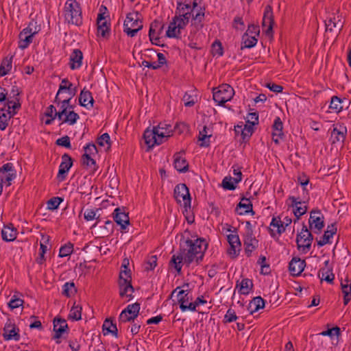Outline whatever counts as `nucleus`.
<instances>
[{"label":"nucleus","instance_id":"obj_1","mask_svg":"<svg viewBox=\"0 0 351 351\" xmlns=\"http://www.w3.org/2000/svg\"><path fill=\"white\" fill-rule=\"evenodd\" d=\"M208 244L204 239H197L195 240L186 239L184 245L180 249L179 255H173L170 261V265L173 266L180 273L182 269V263L189 265L195 261L197 263L202 260L206 250Z\"/></svg>","mask_w":351,"mask_h":351},{"label":"nucleus","instance_id":"obj_2","mask_svg":"<svg viewBox=\"0 0 351 351\" xmlns=\"http://www.w3.org/2000/svg\"><path fill=\"white\" fill-rule=\"evenodd\" d=\"M191 6L189 4L178 3L176 15L170 22L166 35L169 38H179L181 30L189 23L191 17Z\"/></svg>","mask_w":351,"mask_h":351},{"label":"nucleus","instance_id":"obj_3","mask_svg":"<svg viewBox=\"0 0 351 351\" xmlns=\"http://www.w3.org/2000/svg\"><path fill=\"white\" fill-rule=\"evenodd\" d=\"M64 17L68 23L79 25L82 23V11L75 0H67L64 8Z\"/></svg>","mask_w":351,"mask_h":351},{"label":"nucleus","instance_id":"obj_4","mask_svg":"<svg viewBox=\"0 0 351 351\" xmlns=\"http://www.w3.org/2000/svg\"><path fill=\"white\" fill-rule=\"evenodd\" d=\"M69 101L70 98H66L61 101L60 108L58 113V119L61 121L60 125L63 123L73 125L79 118L78 114L69 106Z\"/></svg>","mask_w":351,"mask_h":351},{"label":"nucleus","instance_id":"obj_5","mask_svg":"<svg viewBox=\"0 0 351 351\" xmlns=\"http://www.w3.org/2000/svg\"><path fill=\"white\" fill-rule=\"evenodd\" d=\"M171 136V132L160 131L158 129H147L143 134L145 143L149 148H152L156 145H160L164 139H167Z\"/></svg>","mask_w":351,"mask_h":351},{"label":"nucleus","instance_id":"obj_6","mask_svg":"<svg viewBox=\"0 0 351 351\" xmlns=\"http://www.w3.org/2000/svg\"><path fill=\"white\" fill-rule=\"evenodd\" d=\"M234 95V90L229 84H223L216 88H213V99L219 105H223L230 101Z\"/></svg>","mask_w":351,"mask_h":351},{"label":"nucleus","instance_id":"obj_7","mask_svg":"<svg viewBox=\"0 0 351 351\" xmlns=\"http://www.w3.org/2000/svg\"><path fill=\"white\" fill-rule=\"evenodd\" d=\"M123 25L124 32L130 37H134L143 28L142 22L136 13L128 14Z\"/></svg>","mask_w":351,"mask_h":351},{"label":"nucleus","instance_id":"obj_8","mask_svg":"<svg viewBox=\"0 0 351 351\" xmlns=\"http://www.w3.org/2000/svg\"><path fill=\"white\" fill-rule=\"evenodd\" d=\"M313 239L312 234L308 231L306 226L303 224L302 231L296 238L298 250H301L303 252H307L311 247Z\"/></svg>","mask_w":351,"mask_h":351},{"label":"nucleus","instance_id":"obj_9","mask_svg":"<svg viewBox=\"0 0 351 351\" xmlns=\"http://www.w3.org/2000/svg\"><path fill=\"white\" fill-rule=\"evenodd\" d=\"M174 197L178 203L184 202L185 210L191 208V195L188 187L185 184H179L174 189Z\"/></svg>","mask_w":351,"mask_h":351},{"label":"nucleus","instance_id":"obj_10","mask_svg":"<svg viewBox=\"0 0 351 351\" xmlns=\"http://www.w3.org/2000/svg\"><path fill=\"white\" fill-rule=\"evenodd\" d=\"M1 182L9 186L16 177V172L12 163L8 162L0 168Z\"/></svg>","mask_w":351,"mask_h":351},{"label":"nucleus","instance_id":"obj_11","mask_svg":"<svg viewBox=\"0 0 351 351\" xmlns=\"http://www.w3.org/2000/svg\"><path fill=\"white\" fill-rule=\"evenodd\" d=\"M140 311V304L136 302L132 304H129L126 308H125L121 313L119 315V321L121 322H127L131 320H134L137 317Z\"/></svg>","mask_w":351,"mask_h":351},{"label":"nucleus","instance_id":"obj_12","mask_svg":"<svg viewBox=\"0 0 351 351\" xmlns=\"http://www.w3.org/2000/svg\"><path fill=\"white\" fill-rule=\"evenodd\" d=\"M308 223L310 228L319 234L324 226V216L319 210H312Z\"/></svg>","mask_w":351,"mask_h":351},{"label":"nucleus","instance_id":"obj_13","mask_svg":"<svg viewBox=\"0 0 351 351\" xmlns=\"http://www.w3.org/2000/svg\"><path fill=\"white\" fill-rule=\"evenodd\" d=\"M36 34L30 26L23 29L19 34V47L25 49L32 43L33 37Z\"/></svg>","mask_w":351,"mask_h":351},{"label":"nucleus","instance_id":"obj_14","mask_svg":"<svg viewBox=\"0 0 351 351\" xmlns=\"http://www.w3.org/2000/svg\"><path fill=\"white\" fill-rule=\"evenodd\" d=\"M19 330L16 328L13 320L8 319L5 324L3 328V337L5 340H19L20 335L19 334Z\"/></svg>","mask_w":351,"mask_h":351},{"label":"nucleus","instance_id":"obj_15","mask_svg":"<svg viewBox=\"0 0 351 351\" xmlns=\"http://www.w3.org/2000/svg\"><path fill=\"white\" fill-rule=\"evenodd\" d=\"M132 278L130 270H121L119 278V288H121V294L125 293L128 291H132L131 283Z\"/></svg>","mask_w":351,"mask_h":351},{"label":"nucleus","instance_id":"obj_16","mask_svg":"<svg viewBox=\"0 0 351 351\" xmlns=\"http://www.w3.org/2000/svg\"><path fill=\"white\" fill-rule=\"evenodd\" d=\"M274 23L272 8L267 5L265 8L262 25L265 28L267 35L272 34L273 25Z\"/></svg>","mask_w":351,"mask_h":351},{"label":"nucleus","instance_id":"obj_17","mask_svg":"<svg viewBox=\"0 0 351 351\" xmlns=\"http://www.w3.org/2000/svg\"><path fill=\"white\" fill-rule=\"evenodd\" d=\"M114 221L124 230L130 223L128 213L125 211L124 208H117L113 213Z\"/></svg>","mask_w":351,"mask_h":351},{"label":"nucleus","instance_id":"obj_18","mask_svg":"<svg viewBox=\"0 0 351 351\" xmlns=\"http://www.w3.org/2000/svg\"><path fill=\"white\" fill-rule=\"evenodd\" d=\"M73 165L71 158L68 154H64L62 156V162L59 166V170L58 173V178L60 181H63L69 169Z\"/></svg>","mask_w":351,"mask_h":351},{"label":"nucleus","instance_id":"obj_19","mask_svg":"<svg viewBox=\"0 0 351 351\" xmlns=\"http://www.w3.org/2000/svg\"><path fill=\"white\" fill-rule=\"evenodd\" d=\"M178 300L180 304V308L182 311L189 310L194 311V305L190 300L192 298L189 295L188 293H186L184 290H180L178 293Z\"/></svg>","mask_w":351,"mask_h":351},{"label":"nucleus","instance_id":"obj_20","mask_svg":"<svg viewBox=\"0 0 351 351\" xmlns=\"http://www.w3.org/2000/svg\"><path fill=\"white\" fill-rule=\"evenodd\" d=\"M306 262L298 257H293L289 263V269L292 276H299L304 269Z\"/></svg>","mask_w":351,"mask_h":351},{"label":"nucleus","instance_id":"obj_21","mask_svg":"<svg viewBox=\"0 0 351 351\" xmlns=\"http://www.w3.org/2000/svg\"><path fill=\"white\" fill-rule=\"evenodd\" d=\"M227 238L230 246L228 250V254L234 258L237 256V252L240 251L241 246L239 236L230 234L228 235Z\"/></svg>","mask_w":351,"mask_h":351},{"label":"nucleus","instance_id":"obj_22","mask_svg":"<svg viewBox=\"0 0 351 351\" xmlns=\"http://www.w3.org/2000/svg\"><path fill=\"white\" fill-rule=\"evenodd\" d=\"M97 36L102 38H108L110 35V28L107 25V21L104 16V13H99L97 19Z\"/></svg>","mask_w":351,"mask_h":351},{"label":"nucleus","instance_id":"obj_23","mask_svg":"<svg viewBox=\"0 0 351 351\" xmlns=\"http://www.w3.org/2000/svg\"><path fill=\"white\" fill-rule=\"evenodd\" d=\"M83 55L80 49H74L69 58V66L72 70L77 69L82 66Z\"/></svg>","mask_w":351,"mask_h":351},{"label":"nucleus","instance_id":"obj_24","mask_svg":"<svg viewBox=\"0 0 351 351\" xmlns=\"http://www.w3.org/2000/svg\"><path fill=\"white\" fill-rule=\"evenodd\" d=\"M184 152L176 153L174 155V167L180 172H186L189 169V164L184 157Z\"/></svg>","mask_w":351,"mask_h":351},{"label":"nucleus","instance_id":"obj_25","mask_svg":"<svg viewBox=\"0 0 351 351\" xmlns=\"http://www.w3.org/2000/svg\"><path fill=\"white\" fill-rule=\"evenodd\" d=\"M17 236V230L12 224H8L3 226L1 230L2 239L5 241H13Z\"/></svg>","mask_w":351,"mask_h":351},{"label":"nucleus","instance_id":"obj_26","mask_svg":"<svg viewBox=\"0 0 351 351\" xmlns=\"http://www.w3.org/2000/svg\"><path fill=\"white\" fill-rule=\"evenodd\" d=\"M282 128V122L279 117H276L272 127V139L276 144L279 143V139L284 136Z\"/></svg>","mask_w":351,"mask_h":351},{"label":"nucleus","instance_id":"obj_27","mask_svg":"<svg viewBox=\"0 0 351 351\" xmlns=\"http://www.w3.org/2000/svg\"><path fill=\"white\" fill-rule=\"evenodd\" d=\"M347 133V129L345 126L340 125L339 128L335 127L331 132V138L332 139V143L337 142L343 143L346 138V134Z\"/></svg>","mask_w":351,"mask_h":351},{"label":"nucleus","instance_id":"obj_28","mask_svg":"<svg viewBox=\"0 0 351 351\" xmlns=\"http://www.w3.org/2000/svg\"><path fill=\"white\" fill-rule=\"evenodd\" d=\"M16 114V112H12L5 108L0 109V130L3 131L8 125L10 119Z\"/></svg>","mask_w":351,"mask_h":351},{"label":"nucleus","instance_id":"obj_29","mask_svg":"<svg viewBox=\"0 0 351 351\" xmlns=\"http://www.w3.org/2000/svg\"><path fill=\"white\" fill-rule=\"evenodd\" d=\"M341 289L343 293V304L347 305L351 300V280L348 277L341 280Z\"/></svg>","mask_w":351,"mask_h":351},{"label":"nucleus","instance_id":"obj_30","mask_svg":"<svg viewBox=\"0 0 351 351\" xmlns=\"http://www.w3.org/2000/svg\"><path fill=\"white\" fill-rule=\"evenodd\" d=\"M289 199L291 201V206L293 208V212L296 217L297 219L304 215L307 211L306 206H302L301 201H298L295 197H290Z\"/></svg>","mask_w":351,"mask_h":351},{"label":"nucleus","instance_id":"obj_31","mask_svg":"<svg viewBox=\"0 0 351 351\" xmlns=\"http://www.w3.org/2000/svg\"><path fill=\"white\" fill-rule=\"evenodd\" d=\"M326 30L332 31L334 29H337L340 31L343 26L341 15L337 14V16H334L333 18H330L326 22Z\"/></svg>","mask_w":351,"mask_h":351},{"label":"nucleus","instance_id":"obj_32","mask_svg":"<svg viewBox=\"0 0 351 351\" xmlns=\"http://www.w3.org/2000/svg\"><path fill=\"white\" fill-rule=\"evenodd\" d=\"M67 328V324L65 319H55L53 321V330L55 332L54 338L58 339L65 332Z\"/></svg>","mask_w":351,"mask_h":351},{"label":"nucleus","instance_id":"obj_33","mask_svg":"<svg viewBox=\"0 0 351 351\" xmlns=\"http://www.w3.org/2000/svg\"><path fill=\"white\" fill-rule=\"evenodd\" d=\"M13 56L5 57L0 64V76L8 75L12 69Z\"/></svg>","mask_w":351,"mask_h":351},{"label":"nucleus","instance_id":"obj_34","mask_svg":"<svg viewBox=\"0 0 351 351\" xmlns=\"http://www.w3.org/2000/svg\"><path fill=\"white\" fill-rule=\"evenodd\" d=\"M336 232L337 228L335 226L334 224L328 226L327 230L324 232L322 238L317 241V245L321 247L327 243H329L330 238L332 237V236L336 233Z\"/></svg>","mask_w":351,"mask_h":351},{"label":"nucleus","instance_id":"obj_35","mask_svg":"<svg viewBox=\"0 0 351 351\" xmlns=\"http://www.w3.org/2000/svg\"><path fill=\"white\" fill-rule=\"evenodd\" d=\"M318 276L321 280H325L330 284H332L335 279V275L332 273V267L320 269Z\"/></svg>","mask_w":351,"mask_h":351},{"label":"nucleus","instance_id":"obj_36","mask_svg":"<svg viewBox=\"0 0 351 351\" xmlns=\"http://www.w3.org/2000/svg\"><path fill=\"white\" fill-rule=\"evenodd\" d=\"M237 210L239 215H243L252 212V204L247 198H242L237 207Z\"/></svg>","mask_w":351,"mask_h":351},{"label":"nucleus","instance_id":"obj_37","mask_svg":"<svg viewBox=\"0 0 351 351\" xmlns=\"http://www.w3.org/2000/svg\"><path fill=\"white\" fill-rule=\"evenodd\" d=\"M58 113L56 108L53 105L48 106L45 112V119L44 123L45 125H50L58 117Z\"/></svg>","mask_w":351,"mask_h":351},{"label":"nucleus","instance_id":"obj_38","mask_svg":"<svg viewBox=\"0 0 351 351\" xmlns=\"http://www.w3.org/2000/svg\"><path fill=\"white\" fill-rule=\"evenodd\" d=\"M258 40L254 36L249 35V33H245L242 37L241 49L244 48H252L256 45Z\"/></svg>","mask_w":351,"mask_h":351},{"label":"nucleus","instance_id":"obj_39","mask_svg":"<svg viewBox=\"0 0 351 351\" xmlns=\"http://www.w3.org/2000/svg\"><path fill=\"white\" fill-rule=\"evenodd\" d=\"M245 250L247 256L251 255V253L258 246V241L252 237H247L245 241Z\"/></svg>","mask_w":351,"mask_h":351},{"label":"nucleus","instance_id":"obj_40","mask_svg":"<svg viewBox=\"0 0 351 351\" xmlns=\"http://www.w3.org/2000/svg\"><path fill=\"white\" fill-rule=\"evenodd\" d=\"M239 287V292L241 294H248L253 287L252 281L248 278H244L239 284H237V287Z\"/></svg>","mask_w":351,"mask_h":351},{"label":"nucleus","instance_id":"obj_41","mask_svg":"<svg viewBox=\"0 0 351 351\" xmlns=\"http://www.w3.org/2000/svg\"><path fill=\"white\" fill-rule=\"evenodd\" d=\"M212 136V134H208V128L205 125L202 130L199 131L198 140L201 141V147H208L210 145V138Z\"/></svg>","mask_w":351,"mask_h":351},{"label":"nucleus","instance_id":"obj_42","mask_svg":"<svg viewBox=\"0 0 351 351\" xmlns=\"http://www.w3.org/2000/svg\"><path fill=\"white\" fill-rule=\"evenodd\" d=\"M265 306V300L260 296L254 298L249 304L251 313L263 308Z\"/></svg>","mask_w":351,"mask_h":351},{"label":"nucleus","instance_id":"obj_43","mask_svg":"<svg viewBox=\"0 0 351 351\" xmlns=\"http://www.w3.org/2000/svg\"><path fill=\"white\" fill-rule=\"evenodd\" d=\"M103 330H107V332H110L114 337H118V330L116 324H114L112 321L106 319L103 324Z\"/></svg>","mask_w":351,"mask_h":351},{"label":"nucleus","instance_id":"obj_44","mask_svg":"<svg viewBox=\"0 0 351 351\" xmlns=\"http://www.w3.org/2000/svg\"><path fill=\"white\" fill-rule=\"evenodd\" d=\"M270 226L273 228H270L271 231H274V228H276V232L278 234H281L285 230V227L283 226L282 221L280 218L274 217L270 223Z\"/></svg>","mask_w":351,"mask_h":351},{"label":"nucleus","instance_id":"obj_45","mask_svg":"<svg viewBox=\"0 0 351 351\" xmlns=\"http://www.w3.org/2000/svg\"><path fill=\"white\" fill-rule=\"evenodd\" d=\"M253 126L254 125H251V124L246 123L243 129L241 126L238 125L235 128V131L239 132L241 130L243 138L245 139L246 137H250L252 135L253 132Z\"/></svg>","mask_w":351,"mask_h":351},{"label":"nucleus","instance_id":"obj_46","mask_svg":"<svg viewBox=\"0 0 351 351\" xmlns=\"http://www.w3.org/2000/svg\"><path fill=\"white\" fill-rule=\"evenodd\" d=\"M76 292L73 282H66L62 287V294L66 297H71Z\"/></svg>","mask_w":351,"mask_h":351},{"label":"nucleus","instance_id":"obj_47","mask_svg":"<svg viewBox=\"0 0 351 351\" xmlns=\"http://www.w3.org/2000/svg\"><path fill=\"white\" fill-rule=\"evenodd\" d=\"M330 108L334 110L336 112H340L343 108L341 99L337 96H333L331 99Z\"/></svg>","mask_w":351,"mask_h":351},{"label":"nucleus","instance_id":"obj_48","mask_svg":"<svg viewBox=\"0 0 351 351\" xmlns=\"http://www.w3.org/2000/svg\"><path fill=\"white\" fill-rule=\"evenodd\" d=\"M62 201H63V199L61 197H52L47 202V207L49 210L57 209Z\"/></svg>","mask_w":351,"mask_h":351},{"label":"nucleus","instance_id":"obj_49","mask_svg":"<svg viewBox=\"0 0 351 351\" xmlns=\"http://www.w3.org/2000/svg\"><path fill=\"white\" fill-rule=\"evenodd\" d=\"M235 182L233 180V178L230 176H226L223 178L222 181V186L223 189L227 190H234L235 189Z\"/></svg>","mask_w":351,"mask_h":351},{"label":"nucleus","instance_id":"obj_50","mask_svg":"<svg viewBox=\"0 0 351 351\" xmlns=\"http://www.w3.org/2000/svg\"><path fill=\"white\" fill-rule=\"evenodd\" d=\"M73 250V246L71 243H67L64 246H62L60 249L59 256L66 257L69 256Z\"/></svg>","mask_w":351,"mask_h":351},{"label":"nucleus","instance_id":"obj_51","mask_svg":"<svg viewBox=\"0 0 351 351\" xmlns=\"http://www.w3.org/2000/svg\"><path fill=\"white\" fill-rule=\"evenodd\" d=\"M71 84L67 80H62L60 84V87H59V90L58 91V93L56 95V101H58V96L62 93L64 91H66V90H70V88L71 86Z\"/></svg>","mask_w":351,"mask_h":351},{"label":"nucleus","instance_id":"obj_52","mask_svg":"<svg viewBox=\"0 0 351 351\" xmlns=\"http://www.w3.org/2000/svg\"><path fill=\"white\" fill-rule=\"evenodd\" d=\"M82 307L80 306H74L70 311L69 317L74 320L81 319Z\"/></svg>","mask_w":351,"mask_h":351},{"label":"nucleus","instance_id":"obj_53","mask_svg":"<svg viewBox=\"0 0 351 351\" xmlns=\"http://www.w3.org/2000/svg\"><path fill=\"white\" fill-rule=\"evenodd\" d=\"M23 304V300L16 295H13L8 303V306L11 309H14L21 306Z\"/></svg>","mask_w":351,"mask_h":351},{"label":"nucleus","instance_id":"obj_54","mask_svg":"<svg viewBox=\"0 0 351 351\" xmlns=\"http://www.w3.org/2000/svg\"><path fill=\"white\" fill-rule=\"evenodd\" d=\"M212 53L213 56H221L223 55V48L221 42L215 41L212 45Z\"/></svg>","mask_w":351,"mask_h":351},{"label":"nucleus","instance_id":"obj_55","mask_svg":"<svg viewBox=\"0 0 351 351\" xmlns=\"http://www.w3.org/2000/svg\"><path fill=\"white\" fill-rule=\"evenodd\" d=\"M237 319V316L234 312V311L232 308H229L226 314L224 316V322L230 323Z\"/></svg>","mask_w":351,"mask_h":351},{"label":"nucleus","instance_id":"obj_56","mask_svg":"<svg viewBox=\"0 0 351 351\" xmlns=\"http://www.w3.org/2000/svg\"><path fill=\"white\" fill-rule=\"evenodd\" d=\"M340 329L338 327H334L332 328L328 329L327 330H324L317 335H322V336H330L332 337L334 335L338 336L339 335Z\"/></svg>","mask_w":351,"mask_h":351},{"label":"nucleus","instance_id":"obj_57","mask_svg":"<svg viewBox=\"0 0 351 351\" xmlns=\"http://www.w3.org/2000/svg\"><path fill=\"white\" fill-rule=\"evenodd\" d=\"M246 123L251 124V125H255L258 123V115L256 112L249 113L247 116Z\"/></svg>","mask_w":351,"mask_h":351},{"label":"nucleus","instance_id":"obj_58","mask_svg":"<svg viewBox=\"0 0 351 351\" xmlns=\"http://www.w3.org/2000/svg\"><path fill=\"white\" fill-rule=\"evenodd\" d=\"M56 144L60 146L69 148L71 147L70 138L67 136L61 137V138L57 139Z\"/></svg>","mask_w":351,"mask_h":351},{"label":"nucleus","instance_id":"obj_59","mask_svg":"<svg viewBox=\"0 0 351 351\" xmlns=\"http://www.w3.org/2000/svg\"><path fill=\"white\" fill-rule=\"evenodd\" d=\"M149 36L151 42L153 44L158 45V42L159 41L160 38L156 35V31L154 29V24L152 23L150 26L149 31Z\"/></svg>","mask_w":351,"mask_h":351},{"label":"nucleus","instance_id":"obj_60","mask_svg":"<svg viewBox=\"0 0 351 351\" xmlns=\"http://www.w3.org/2000/svg\"><path fill=\"white\" fill-rule=\"evenodd\" d=\"M157 265V257L156 256H152L148 261L147 262V266L145 269L147 270H153Z\"/></svg>","mask_w":351,"mask_h":351},{"label":"nucleus","instance_id":"obj_61","mask_svg":"<svg viewBox=\"0 0 351 351\" xmlns=\"http://www.w3.org/2000/svg\"><path fill=\"white\" fill-rule=\"evenodd\" d=\"M266 258L265 256L260 257L258 260V263L261 265V273L262 274H267L269 273V267L268 265L265 264Z\"/></svg>","mask_w":351,"mask_h":351},{"label":"nucleus","instance_id":"obj_62","mask_svg":"<svg viewBox=\"0 0 351 351\" xmlns=\"http://www.w3.org/2000/svg\"><path fill=\"white\" fill-rule=\"evenodd\" d=\"M245 33H249V35L254 36L256 38L259 35V27L254 25H249Z\"/></svg>","mask_w":351,"mask_h":351},{"label":"nucleus","instance_id":"obj_63","mask_svg":"<svg viewBox=\"0 0 351 351\" xmlns=\"http://www.w3.org/2000/svg\"><path fill=\"white\" fill-rule=\"evenodd\" d=\"M79 101L81 106L84 107L87 106V104H86L87 101V91L85 90V88L81 91Z\"/></svg>","mask_w":351,"mask_h":351},{"label":"nucleus","instance_id":"obj_64","mask_svg":"<svg viewBox=\"0 0 351 351\" xmlns=\"http://www.w3.org/2000/svg\"><path fill=\"white\" fill-rule=\"evenodd\" d=\"M109 141L110 136L108 135V134L105 133L98 138V144L101 146H104L105 143L108 144Z\"/></svg>","mask_w":351,"mask_h":351}]
</instances>
